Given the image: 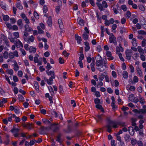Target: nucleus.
Listing matches in <instances>:
<instances>
[{"mask_svg":"<svg viewBox=\"0 0 146 146\" xmlns=\"http://www.w3.org/2000/svg\"><path fill=\"white\" fill-rule=\"evenodd\" d=\"M5 24L6 26H7L8 28L9 29H11L12 28V26L11 24L7 22H6Z\"/></svg>","mask_w":146,"mask_h":146,"instance_id":"nucleus-49","label":"nucleus"},{"mask_svg":"<svg viewBox=\"0 0 146 146\" xmlns=\"http://www.w3.org/2000/svg\"><path fill=\"white\" fill-rule=\"evenodd\" d=\"M131 16V13L129 11H127L126 13L125 16L127 18H129Z\"/></svg>","mask_w":146,"mask_h":146,"instance_id":"nucleus-47","label":"nucleus"},{"mask_svg":"<svg viewBox=\"0 0 146 146\" xmlns=\"http://www.w3.org/2000/svg\"><path fill=\"white\" fill-rule=\"evenodd\" d=\"M88 2V1H83L82 3V6L83 7H86V3H87Z\"/></svg>","mask_w":146,"mask_h":146,"instance_id":"nucleus-59","label":"nucleus"},{"mask_svg":"<svg viewBox=\"0 0 146 146\" xmlns=\"http://www.w3.org/2000/svg\"><path fill=\"white\" fill-rule=\"evenodd\" d=\"M96 62H103L102 58L100 55H98V56H96Z\"/></svg>","mask_w":146,"mask_h":146,"instance_id":"nucleus-28","label":"nucleus"},{"mask_svg":"<svg viewBox=\"0 0 146 146\" xmlns=\"http://www.w3.org/2000/svg\"><path fill=\"white\" fill-rule=\"evenodd\" d=\"M47 22L48 25L49 26H51L52 24V21L51 17H49L48 19L47 20Z\"/></svg>","mask_w":146,"mask_h":146,"instance_id":"nucleus-29","label":"nucleus"},{"mask_svg":"<svg viewBox=\"0 0 146 146\" xmlns=\"http://www.w3.org/2000/svg\"><path fill=\"white\" fill-rule=\"evenodd\" d=\"M106 73L105 72L102 73L99 75L98 78L99 80H103L105 78Z\"/></svg>","mask_w":146,"mask_h":146,"instance_id":"nucleus-12","label":"nucleus"},{"mask_svg":"<svg viewBox=\"0 0 146 146\" xmlns=\"http://www.w3.org/2000/svg\"><path fill=\"white\" fill-rule=\"evenodd\" d=\"M0 6L3 9L7 10H8V6L5 3L1 1L0 2Z\"/></svg>","mask_w":146,"mask_h":146,"instance_id":"nucleus-7","label":"nucleus"},{"mask_svg":"<svg viewBox=\"0 0 146 146\" xmlns=\"http://www.w3.org/2000/svg\"><path fill=\"white\" fill-rule=\"evenodd\" d=\"M38 57L39 56L37 54H35V56L34 58V61L35 63H36L38 62V61H39V59H38Z\"/></svg>","mask_w":146,"mask_h":146,"instance_id":"nucleus-30","label":"nucleus"},{"mask_svg":"<svg viewBox=\"0 0 146 146\" xmlns=\"http://www.w3.org/2000/svg\"><path fill=\"white\" fill-rule=\"evenodd\" d=\"M34 15L35 18L37 19H38L39 18V15L38 13L36 11H34Z\"/></svg>","mask_w":146,"mask_h":146,"instance_id":"nucleus-50","label":"nucleus"},{"mask_svg":"<svg viewBox=\"0 0 146 146\" xmlns=\"http://www.w3.org/2000/svg\"><path fill=\"white\" fill-rule=\"evenodd\" d=\"M122 76L125 79H127L128 76V72L126 71H123L122 73Z\"/></svg>","mask_w":146,"mask_h":146,"instance_id":"nucleus-27","label":"nucleus"},{"mask_svg":"<svg viewBox=\"0 0 146 146\" xmlns=\"http://www.w3.org/2000/svg\"><path fill=\"white\" fill-rule=\"evenodd\" d=\"M2 16L3 20L5 21H8L9 19V17L7 15H3Z\"/></svg>","mask_w":146,"mask_h":146,"instance_id":"nucleus-33","label":"nucleus"},{"mask_svg":"<svg viewBox=\"0 0 146 146\" xmlns=\"http://www.w3.org/2000/svg\"><path fill=\"white\" fill-rule=\"evenodd\" d=\"M46 73L48 75H50L52 78H55L54 72L52 71H50L48 72L46 71Z\"/></svg>","mask_w":146,"mask_h":146,"instance_id":"nucleus-17","label":"nucleus"},{"mask_svg":"<svg viewBox=\"0 0 146 146\" xmlns=\"http://www.w3.org/2000/svg\"><path fill=\"white\" fill-rule=\"evenodd\" d=\"M37 29L38 30V33L39 34H42L44 33V31L41 29L39 26H37Z\"/></svg>","mask_w":146,"mask_h":146,"instance_id":"nucleus-53","label":"nucleus"},{"mask_svg":"<svg viewBox=\"0 0 146 146\" xmlns=\"http://www.w3.org/2000/svg\"><path fill=\"white\" fill-rule=\"evenodd\" d=\"M59 92L60 93L62 94L64 93V91L63 90V87L62 86L60 85L59 88Z\"/></svg>","mask_w":146,"mask_h":146,"instance_id":"nucleus-62","label":"nucleus"},{"mask_svg":"<svg viewBox=\"0 0 146 146\" xmlns=\"http://www.w3.org/2000/svg\"><path fill=\"white\" fill-rule=\"evenodd\" d=\"M15 44L18 48L23 47V45L22 43L19 40L17 39L15 41Z\"/></svg>","mask_w":146,"mask_h":146,"instance_id":"nucleus-9","label":"nucleus"},{"mask_svg":"<svg viewBox=\"0 0 146 146\" xmlns=\"http://www.w3.org/2000/svg\"><path fill=\"white\" fill-rule=\"evenodd\" d=\"M106 54L108 57V59L111 60H112L113 59V58L112 56L111 52L109 51L106 52Z\"/></svg>","mask_w":146,"mask_h":146,"instance_id":"nucleus-13","label":"nucleus"},{"mask_svg":"<svg viewBox=\"0 0 146 146\" xmlns=\"http://www.w3.org/2000/svg\"><path fill=\"white\" fill-rule=\"evenodd\" d=\"M102 5L103 8L104 7L105 8H107L108 7V5L107 4L106 2L104 1H103L102 2Z\"/></svg>","mask_w":146,"mask_h":146,"instance_id":"nucleus-51","label":"nucleus"},{"mask_svg":"<svg viewBox=\"0 0 146 146\" xmlns=\"http://www.w3.org/2000/svg\"><path fill=\"white\" fill-rule=\"evenodd\" d=\"M107 68L108 65L106 63H105L104 65L102 64L99 67H97L98 70L101 72L104 71Z\"/></svg>","mask_w":146,"mask_h":146,"instance_id":"nucleus-3","label":"nucleus"},{"mask_svg":"<svg viewBox=\"0 0 146 146\" xmlns=\"http://www.w3.org/2000/svg\"><path fill=\"white\" fill-rule=\"evenodd\" d=\"M131 42L132 45L134 46H136L137 45V43L136 39L133 38L131 40Z\"/></svg>","mask_w":146,"mask_h":146,"instance_id":"nucleus-21","label":"nucleus"},{"mask_svg":"<svg viewBox=\"0 0 146 146\" xmlns=\"http://www.w3.org/2000/svg\"><path fill=\"white\" fill-rule=\"evenodd\" d=\"M138 33L140 35H145L146 34V32L143 30H140L138 31Z\"/></svg>","mask_w":146,"mask_h":146,"instance_id":"nucleus-60","label":"nucleus"},{"mask_svg":"<svg viewBox=\"0 0 146 146\" xmlns=\"http://www.w3.org/2000/svg\"><path fill=\"white\" fill-rule=\"evenodd\" d=\"M94 63L92 62L90 64L91 68L93 72H94L95 70V68L94 66Z\"/></svg>","mask_w":146,"mask_h":146,"instance_id":"nucleus-45","label":"nucleus"},{"mask_svg":"<svg viewBox=\"0 0 146 146\" xmlns=\"http://www.w3.org/2000/svg\"><path fill=\"white\" fill-rule=\"evenodd\" d=\"M137 50L140 53H140H141V52H143V49L141 48V46H138Z\"/></svg>","mask_w":146,"mask_h":146,"instance_id":"nucleus-44","label":"nucleus"},{"mask_svg":"<svg viewBox=\"0 0 146 146\" xmlns=\"http://www.w3.org/2000/svg\"><path fill=\"white\" fill-rule=\"evenodd\" d=\"M25 30L27 31L28 32H31L33 31L32 28L30 27L27 24L25 25Z\"/></svg>","mask_w":146,"mask_h":146,"instance_id":"nucleus-14","label":"nucleus"},{"mask_svg":"<svg viewBox=\"0 0 146 146\" xmlns=\"http://www.w3.org/2000/svg\"><path fill=\"white\" fill-rule=\"evenodd\" d=\"M48 90L51 93V94H52L54 93V92L53 90V89L50 86H49L48 87Z\"/></svg>","mask_w":146,"mask_h":146,"instance_id":"nucleus-61","label":"nucleus"},{"mask_svg":"<svg viewBox=\"0 0 146 146\" xmlns=\"http://www.w3.org/2000/svg\"><path fill=\"white\" fill-rule=\"evenodd\" d=\"M17 25L21 27H22L23 26V24L22 23V21L21 19H19L17 21Z\"/></svg>","mask_w":146,"mask_h":146,"instance_id":"nucleus-36","label":"nucleus"},{"mask_svg":"<svg viewBox=\"0 0 146 146\" xmlns=\"http://www.w3.org/2000/svg\"><path fill=\"white\" fill-rule=\"evenodd\" d=\"M60 10V6H58L56 7L55 11L56 13L57 14L59 13Z\"/></svg>","mask_w":146,"mask_h":146,"instance_id":"nucleus-40","label":"nucleus"},{"mask_svg":"<svg viewBox=\"0 0 146 146\" xmlns=\"http://www.w3.org/2000/svg\"><path fill=\"white\" fill-rule=\"evenodd\" d=\"M137 72L138 74L140 76L142 77L143 76V72L141 69L139 67H137L136 69Z\"/></svg>","mask_w":146,"mask_h":146,"instance_id":"nucleus-19","label":"nucleus"},{"mask_svg":"<svg viewBox=\"0 0 146 146\" xmlns=\"http://www.w3.org/2000/svg\"><path fill=\"white\" fill-rule=\"evenodd\" d=\"M139 81V79L138 77L135 76H134L133 78V80L132 81L131 80L130 81V80H129V82H131V83L132 84H135L137 82Z\"/></svg>","mask_w":146,"mask_h":146,"instance_id":"nucleus-11","label":"nucleus"},{"mask_svg":"<svg viewBox=\"0 0 146 146\" xmlns=\"http://www.w3.org/2000/svg\"><path fill=\"white\" fill-rule=\"evenodd\" d=\"M136 119L135 118H132L131 119L132 121V125L133 126H135L136 124L135 123V122L136 121Z\"/></svg>","mask_w":146,"mask_h":146,"instance_id":"nucleus-52","label":"nucleus"},{"mask_svg":"<svg viewBox=\"0 0 146 146\" xmlns=\"http://www.w3.org/2000/svg\"><path fill=\"white\" fill-rule=\"evenodd\" d=\"M15 62L14 66V69L15 71H17L19 69V66L16 61H15Z\"/></svg>","mask_w":146,"mask_h":146,"instance_id":"nucleus-32","label":"nucleus"},{"mask_svg":"<svg viewBox=\"0 0 146 146\" xmlns=\"http://www.w3.org/2000/svg\"><path fill=\"white\" fill-rule=\"evenodd\" d=\"M75 36L76 40H77V43L78 44H80L82 41L81 37L76 35H75Z\"/></svg>","mask_w":146,"mask_h":146,"instance_id":"nucleus-22","label":"nucleus"},{"mask_svg":"<svg viewBox=\"0 0 146 146\" xmlns=\"http://www.w3.org/2000/svg\"><path fill=\"white\" fill-rule=\"evenodd\" d=\"M128 131L129 133L132 135H134V131L132 127H128Z\"/></svg>","mask_w":146,"mask_h":146,"instance_id":"nucleus-24","label":"nucleus"},{"mask_svg":"<svg viewBox=\"0 0 146 146\" xmlns=\"http://www.w3.org/2000/svg\"><path fill=\"white\" fill-rule=\"evenodd\" d=\"M121 8L124 11H126L127 9V8L126 6L124 5H122L121 7Z\"/></svg>","mask_w":146,"mask_h":146,"instance_id":"nucleus-43","label":"nucleus"},{"mask_svg":"<svg viewBox=\"0 0 146 146\" xmlns=\"http://www.w3.org/2000/svg\"><path fill=\"white\" fill-rule=\"evenodd\" d=\"M43 12L44 13H46L48 11L47 7L46 6L44 5L43 7Z\"/></svg>","mask_w":146,"mask_h":146,"instance_id":"nucleus-63","label":"nucleus"},{"mask_svg":"<svg viewBox=\"0 0 146 146\" xmlns=\"http://www.w3.org/2000/svg\"><path fill=\"white\" fill-rule=\"evenodd\" d=\"M129 68L130 70V72L131 73H133L134 72V68L133 66L132 65H130L129 66Z\"/></svg>","mask_w":146,"mask_h":146,"instance_id":"nucleus-58","label":"nucleus"},{"mask_svg":"<svg viewBox=\"0 0 146 146\" xmlns=\"http://www.w3.org/2000/svg\"><path fill=\"white\" fill-rule=\"evenodd\" d=\"M13 117L15 118V121L17 123L19 122L20 121V119L19 117L16 116L15 115H13Z\"/></svg>","mask_w":146,"mask_h":146,"instance_id":"nucleus-42","label":"nucleus"},{"mask_svg":"<svg viewBox=\"0 0 146 146\" xmlns=\"http://www.w3.org/2000/svg\"><path fill=\"white\" fill-rule=\"evenodd\" d=\"M12 52H10L9 53V58L10 59H12L15 57Z\"/></svg>","mask_w":146,"mask_h":146,"instance_id":"nucleus-57","label":"nucleus"},{"mask_svg":"<svg viewBox=\"0 0 146 146\" xmlns=\"http://www.w3.org/2000/svg\"><path fill=\"white\" fill-rule=\"evenodd\" d=\"M95 103L96 104V108L101 110L102 112L104 111V110L101 105L102 104V102H100V101H95Z\"/></svg>","mask_w":146,"mask_h":146,"instance_id":"nucleus-4","label":"nucleus"},{"mask_svg":"<svg viewBox=\"0 0 146 146\" xmlns=\"http://www.w3.org/2000/svg\"><path fill=\"white\" fill-rule=\"evenodd\" d=\"M119 46H117L116 47V51L117 54L119 53H120V52H122L124 51V50L121 46L120 44H119Z\"/></svg>","mask_w":146,"mask_h":146,"instance_id":"nucleus-8","label":"nucleus"},{"mask_svg":"<svg viewBox=\"0 0 146 146\" xmlns=\"http://www.w3.org/2000/svg\"><path fill=\"white\" fill-rule=\"evenodd\" d=\"M133 111L137 114L141 115H139L138 117L140 118H142L143 117V114H145L146 112V109H141L139 110L135 109L133 110Z\"/></svg>","mask_w":146,"mask_h":146,"instance_id":"nucleus-1","label":"nucleus"},{"mask_svg":"<svg viewBox=\"0 0 146 146\" xmlns=\"http://www.w3.org/2000/svg\"><path fill=\"white\" fill-rule=\"evenodd\" d=\"M127 90H130L131 91H133L135 90V87L134 86H131L129 88H128V87H127Z\"/></svg>","mask_w":146,"mask_h":146,"instance_id":"nucleus-38","label":"nucleus"},{"mask_svg":"<svg viewBox=\"0 0 146 146\" xmlns=\"http://www.w3.org/2000/svg\"><path fill=\"white\" fill-rule=\"evenodd\" d=\"M16 5L17 7L20 10H22L23 9V7L21 4L20 2L17 3Z\"/></svg>","mask_w":146,"mask_h":146,"instance_id":"nucleus-25","label":"nucleus"},{"mask_svg":"<svg viewBox=\"0 0 146 146\" xmlns=\"http://www.w3.org/2000/svg\"><path fill=\"white\" fill-rule=\"evenodd\" d=\"M77 21L78 24L80 25L83 26L84 24V20L82 19L80 17H78L77 19Z\"/></svg>","mask_w":146,"mask_h":146,"instance_id":"nucleus-16","label":"nucleus"},{"mask_svg":"<svg viewBox=\"0 0 146 146\" xmlns=\"http://www.w3.org/2000/svg\"><path fill=\"white\" fill-rule=\"evenodd\" d=\"M97 5L99 9L101 10L102 11L103 10V7L102 4L99 3L98 2L97 3Z\"/></svg>","mask_w":146,"mask_h":146,"instance_id":"nucleus-46","label":"nucleus"},{"mask_svg":"<svg viewBox=\"0 0 146 146\" xmlns=\"http://www.w3.org/2000/svg\"><path fill=\"white\" fill-rule=\"evenodd\" d=\"M44 80L49 85H51L53 84V79L52 78H50L49 79L44 78Z\"/></svg>","mask_w":146,"mask_h":146,"instance_id":"nucleus-15","label":"nucleus"},{"mask_svg":"<svg viewBox=\"0 0 146 146\" xmlns=\"http://www.w3.org/2000/svg\"><path fill=\"white\" fill-rule=\"evenodd\" d=\"M29 35V34L28 33V32L25 30L24 31V35H23V38L25 40V37L27 38L28 36Z\"/></svg>","mask_w":146,"mask_h":146,"instance_id":"nucleus-48","label":"nucleus"},{"mask_svg":"<svg viewBox=\"0 0 146 146\" xmlns=\"http://www.w3.org/2000/svg\"><path fill=\"white\" fill-rule=\"evenodd\" d=\"M140 58L143 61H144L145 60V56L143 54L140 53Z\"/></svg>","mask_w":146,"mask_h":146,"instance_id":"nucleus-56","label":"nucleus"},{"mask_svg":"<svg viewBox=\"0 0 146 146\" xmlns=\"http://www.w3.org/2000/svg\"><path fill=\"white\" fill-rule=\"evenodd\" d=\"M128 99L129 100H137V98L135 97L133 94H131L129 95Z\"/></svg>","mask_w":146,"mask_h":146,"instance_id":"nucleus-18","label":"nucleus"},{"mask_svg":"<svg viewBox=\"0 0 146 146\" xmlns=\"http://www.w3.org/2000/svg\"><path fill=\"white\" fill-rule=\"evenodd\" d=\"M125 52L127 59L128 60H129L132 54V50L129 49H127L126 50Z\"/></svg>","mask_w":146,"mask_h":146,"instance_id":"nucleus-5","label":"nucleus"},{"mask_svg":"<svg viewBox=\"0 0 146 146\" xmlns=\"http://www.w3.org/2000/svg\"><path fill=\"white\" fill-rule=\"evenodd\" d=\"M58 23L60 28H62L63 26V23L62 19H60L58 20Z\"/></svg>","mask_w":146,"mask_h":146,"instance_id":"nucleus-34","label":"nucleus"},{"mask_svg":"<svg viewBox=\"0 0 146 146\" xmlns=\"http://www.w3.org/2000/svg\"><path fill=\"white\" fill-rule=\"evenodd\" d=\"M6 72L7 74L10 75H12L13 74V70L11 69H7L6 70Z\"/></svg>","mask_w":146,"mask_h":146,"instance_id":"nucleus-37","label":"nucleus"},{"mask_svg":"<svg viewBox=\"0 0 146 146\" xmlns=\"http://www.w3.org/2000/svg\"><path fill=\"white\" fill-rule=\"evenodd\" d=\"M146 45V40L144 39H143L142 42V46L144 47Z\"/></svg>","mask_w":146,"mask_h":146,"instance_id":"nucleus-64","label":"nucleus"},{"mask_svg":"<svg viewBox=\"0 0 146 146\" xmlns=\"http://www.w3.org/2000/svg\"><path fill=\"white\" fill-rule=\"evenodd\" d=\"M139 54L138 53L134 54L132 56L133 59L135 60H137L138 59L139 57Z\"/></svg>","mask_w":146,"mask_h":146,"instance_id":"nucleus-26","label":"nucleus"},{"mask_svg":"<svg viewBox=\"0 0 146 146\" xmlns=\"http://www.w3.org/2000/svg\"><path fill=\"white\" fill-rule=\"evenodd\" d=\"M35 40V38L33 35L29 36L28 38L25 37V41L28 43H30V42H33Z\"/></svg>","mask_w":146,"mask_h":146,"instance_id":"nucleus-6","label":"nucleus"},{"mask_svg":"<svg viewBox=\"0 0 146 146\" xmlns=\"http://www.w3.org/2000/svg\"><path fill=\"white\" fill-rule=\"evenodd\" d=\"M138 7L139 9L142 11H144L145 10V8L143 5H139Z\"/></svg>","mask_w":146,"mask_h":146,"instance_id":"nucleus-41","label":"nucleus"},{"mask_svg":"<svg viewBox=\"0 0 146 146\" xmlns=\"http://www.w3.org/2000/svg\"><path fill=\"white\" fill-rule=\"evenodd\" d=\"M45 97L46 98H48L49 100H52V97L50 96L49 94L48 93H46L45 94Z\"/></svg>","mask_w":146,"mask_h":146,"instance_id":"nucleus-55","label":"nucleus"},{"mask_svg":"<svg viewBox=\"0 0 146 146\" xmlns=\"http://www.w3.org/2000/svg\"><path fill=\"white\" fill-rule=\"evenodd\" d=\"M29 52L31 53H34L36 51V48L35 47L30 46L29 50Z\"/></svg>","mask_w":146,"mask_h":146,"instance_id":"nucleus-23","label":"nucleus"},{"mask_svg":"<svg viewBox=\"0 0 146 146\" xmlns=\"http://www.w3.org/2000/svg\"><path fill=\"white\" fill-rule=\"evenodd\" d=\"M88 37V34L86 33H84L83 35V38L85 40H87Z\"/></svg>","mask_w":146,"mask_h":146,"instance_id":"nucleus-39","label":"nucleus"},{"mask_svg":"<svg viewBox=\"0 0 146 146\" xmlns=\"http://www.w3.org/2000/svg\"><path fill=\"white\" fill-rule=\"evenodd\" d=\"M125 140L126 142L129 141L131 140V138L129 135H126L124 137Z\"/></svg>","mask_w":146,"mask_h":146,"instance_id":"nucleus-31","label":"nucleus"},{"mask_svg":"<svg viewBox=\"0 0 146 146\" xmlns=\"http://www.w3.org/2000/svg\"><path fill=\"white\" fill-rule=\"evenodd\" d=\"M34 84L36 90L37 92H39V89L38 83L36 81H35L34 82Z\"/></svg>","mask_w":146,"mask_h":146,"instance_id":"nucleus-20","label":"nucleus"},{"mask_svg":"<svg viewBox=\"0 0 146 146\" xmlns=\"http://www.w3.org/2000/svg\"><path fill=\"white\" fill-rule=\"evenodd\" d=\"M3 56L4 57V58L6 59H7L8 56L9 57V54L8 52L6 51H5L3 53Z\"/></svg>","mask_w":146,"mask_h":146,"instance_id":"nucleus-35","label":"nucleus"},{"mask_svg":"<svg viewBox=\"0 0 146 146\" xmlns=\"http://www.w3.org/2000/svg\"><path fill=\"white\" fill-rule=\"evenodd\" d=\"M19 129L18 128H13L11 130V131L15 137H17L18 136L17 132L19 131Z\"/></svg>","mask_w":146,"mask_h":146,"instance_id":"nucleus-10","label":"nucleus"},{"mask_svg":"<svg viewBox=\"0 0 146 146\" xmlns=\"http://www.w3.org/2000/svg\"><path fill=\"white\" fill-rule=\"evenodd\" d=\"M109 42L110 43H113L115 45L117 44L116 38L112 33H111L109 37Z\"/></svg>","mask_w":146,"mask_h":146,"instance_id":"nucleus-2","label":"nucleus"},{"mask_svg":"<svg viewBox=\"0 0 146 146\" xmlns=\"http://www.w3.org/2000/svg\"><path fill=\"white\" fill-rule=\"evenodd\" d=\"M118 55L120 59L122 61H124V59L123 57L122 56V55L121 53H119L118 54H117Z\"/></svg>","mask_w":146,"mask_h":146,"instance_id":"nucleus-54","label":"nucleus"}]
</instances>
